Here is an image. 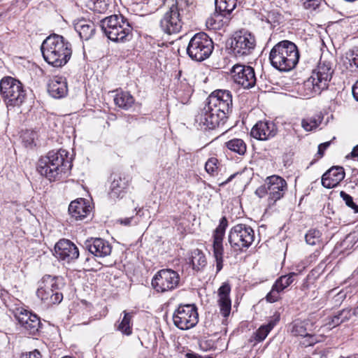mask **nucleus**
Returning a JSON list of instances; mask_svg holds the SVG:
<instances>
[{
	"label": "nucleus",
	"mask_w": 358,
	"mask_h": 358,
	"mask_svg": "<svg viewBox=\"0 0 358 358\" xmlns=\"http://www.w3.org/2000/svg\"><path fill=\"white\" fill-rule=\"evenodd\" d=\"M212 39L204 32L194 34L187 48L189 57L196 62H202L208 58L213 50Z\"/></svg>",
	"instance_id": "1a4fd4ad"
},
{
	"label": "nucleus",
	"mask_w": 358,
	"mask_h": 358,
	"mask_svg": "<svg viewBox=\"0 0 358 358\" xmlns=\"http://www.w3.org/2000/svg\"><path fill=\"white\" fill-rule=\"evenodd\" d=\"M280 292L274 285L272 286L271 290L266 296V299L269 303H274L280 299Z\"/></svg>",
	"instance_id": "a18cd8bd"
},
{
	"label": "nucleus",
	"mask_w": 358,
	"mask_h": 358,
	"mask_svg": "<svg viewBox=\"0 0 358 358\" xmlns=\"http://www.w3.org/2000/svg\"><path fill=\"white\" fill-rule=\"evenodd\" d=\"M0 93L8 110L20 107L27 96L23 84L10 76L1 80Z\"/></svg>",
	"instance_id": "0eeeda50"
},
{
	"label": "nucleus",
	"mask_w": 358,
	"mask_h": 358,
	"mask_svg": "<svg viewBox=\"0 0 358 358\" xmlns=\"http://www.w3.org/2000/svg\"><path fill=\"white\" fill-rule=\"evenodd\" d=\"M308 322L306 320H296L289 325V331L294 336H303L307 334L306 326Z\"/></svg>",
	"instance_id": "f704fd0d"
},
{
	"label": "nucleus",
	"mask_w": 358,
	"mask_h": 358,
	"mask_svg": "<svg viewBox=\"0 0 358 358\" xmlns=\"http://www.w3.org/2000/svg\"><path fill=\"white\" fill-rule=\"evenodd\" d=\"M302 337L300 345L304 348L313 346L319 342L317 337L314 334L307 333L306 335Z\"/></svg>",
	"instance_id": "ea45409f"
},
{
	"label": "nucleus",
	"mask_w": 358,
	"mask_h": 358,
	"mask_svg": "<svg viewBox=\"0 0 358 358\" xmlns=\"http://www.w3.org/2000/svg\"><path fill=\"white\" fill-rule=\"evenodd\" d=\"M277 134V128L271 122H259L252 129L251 136L260 141H266L274 137Z\"/></svg>",
	"instance_id": "412c9836"
},
{
	"label": "nucleus",
	"mask_w": 358,
	"mask_h": 358,
	"mask_svg": "<svg viewBox=\"0 0 358 358\" xmlns=\"http://www.w3.org/2000/svg\"><path fill=\"white\" fill-rule=\"evenodd\" d=\"M72 166L71 158L64 149L50 151L41 157L37 164V170L49 180H55L62 173L68 172Z\"/></svg>",
	"instance_id": "20e7f679"
},
{
	"label": "nucleus",
	"mask_w": 358,
	"mask_h": 358,
	"mask_svg": "<svg viewBox=\"0 0 358 358\" xmlns=\"http://www.w3.org/2000/svg\"><path fill=\"white\" fill-rule=\"evenodd\" d=\"M255 36L249 31L240 30L234 33L231 41V50L236 57L252 53L255 47Z\"/></svg>",
	"instance_id": "f8f14e48"
},
{
	"label": "nucleus",
	"mask_w": 358,
	"mask_h": 358,
	"mask_svg": "<svg viewBox=\"0 0 358 358\" xmlns=\"http://www.w3.org/2000/svg\"><path fill=\"white\" fill-rule=\"evenodd\" d=\"M231 287L229 283H223L218 289V305L220 313L227 317L229 315L231 308V301L229 297Z\"/></svg>",
	"instance_id": "393cba45"
},
{
	"label": "nucleus",
	"mask_w": 358,
	"mask_h": 358,
	"mask_svg": "<svg viewBox=\"0 0 358 358\" xmlns=\"http://www.w3.org/2000/svg\"><path fill=\"white\" fill-rule=\"evenodd\" d=\"M330 144H331V141H327V142H325V143H321L319 145L317 154L320 155V157H322L323 156L325 150L329 148Z\"/></svg>",
	"instance_id": "3c124183"
},
{
	"label": "nucleus",
	"mask_w": 358,
	"mask_h": 358,
	"mask_svg": "<svg viewBox=\"0 0 358 358\" xmlns=\"http://www.w3.org/2000/svg\"><path fill=\"white\" fill-rule=\"evenodd\" d=\"M254 231L249 226L235 225L229 234V241L236 250L248 248L254 241Z\"/></svg>",
	"instance_id": "2eb2a0df"
},
{
	"label": "nucleus",
	"mask_w": 358,
	"mask_h": 358,
	"mask_svg": "<svg viewBox=\"0 0 358 358\" xmlns=\"http://www.w3.org/2000/svg\"><path fill=\"white\" fill-rule=\"evenodd\" d=\"M255 194L259 197H261V198L264 196L266 194L268 195V189H267L266 182L265 183L264 185L261 186L258 189H257Z\"/></svg>",
	"instance_id": "8fccbe9b"
},
{
	"label": "nucleus",
	"mask_w": 358,
	"mask_h": 358,
	"mask_svg": "<svg viewBox=\"0 0 358 358\" xmlns=\"http://www.w3.org/2000/svg\"><path fill=\"white\" fill-rule=\"evenodd\" d=\"M62 286V278L44 275L38 282L36 296L46 306L58 304L63 299V294L60 291Z\"/></svg>",
	"instance_id": "6e6552de"
},
{
	"label": "nucleus",
	"mask_w": 358,
	"mask_h": 358,
	"mask_svg": "<svg viewBox=\"0 0 358 358\" xmlns=\"http://www.w3.org/2000/svg\"><path fill=\"white\" fill-rule=\"evenodd\" d=\"M41 354L38 350L29 352L22 353L20 358H41Z\"/></svg>",
	"instance_id": "de8ad7c7"
},
{
	"label": "nucleus",
	"mask_w": 358,
	"mask_h": 358,
	"mask_svg": "<svg viewBox=\"0 0 358 358\" xmlns=\"http://www.w3.org/2000/svg\"><path fill=\"white\" fill-rule=\"evenodd\" d=\"M280 320V315L279 314H275L273 317L270 320L268 323L266 324L265 326L268 328V329L271 331L279 322Z\"/></svg>",
	"instance_id": "09e8293b"
},
{
	"label": "nucleus",
	"mask_w": 358,
	"mask_h": 358,
	"mask_svg": "<svg viewBox=\"0 0 358 358\" xmlns=\"http://www.w3.org/2000/svg\"><path fill=\"white\" fill-rule=\"evenodd\" d=\"M215 10L220 12L225 19L224 23H228L230 19L229 15L236 7L237 2L233 0H215Z\"/></svg>",
	"instance_id": "c85d7f7f"
},
{
	"label": "nucleus",
	"mask_w": 358,
	"mask_h": 358,
	"mask_svg": "<svg viewBox=\"0 0 358 358\" xmlns=\"http://www.w3.org/2000/svg\"><path fill=\"white\" fill-rule=\"evenodd\" d=\"M94 260L93 257H86L85 258V262H84V264L87 266V267H90L91 266V264H90V262L91 261H93Z\"/></svg>",
	"instance_id": "6e6d98bb"
},
{
	"label": "nucleus",
	"mask_w": 358,
	"mask_h": 358,
	"mask_svg": "<svg viewBox=\"0 0 358 358\" xmlns=\"http://www.w3.org/2000/svg\"><path fill=\"white\" fill-rule=\"evenodd\" d=\"M345 178L342 166H333L327 171L322 177V185L327 189L336 187Z\"/></svg>",
	"instance_id": "5701e85b"
},
{
	"label": "nucleus",
	"mask_w": 358,
	"mask_h": 358,
	"mask_svg": "<svg viewBox=\"0 0 358 358\" xmlns=\"http://www.w3.org/2000/svg\"><path fill=\"white\" fill-rule=\"evenodd\" d=\"M74 29L83 40H89L95 32V26L93 22L85 19H80L74 23Z\"/></svg>",
	"instance_id": "cd10ccee"
},
{
	"label": "nucleus",
	"mask_w": 358,
	"mask_h": 358,
	"mask_svg": "<svg viewBox=\"0 0 358 358\" xmlns=\"http://www.w3.org/2000/svg\"><path fill=\"white\" fill-rule=\"evenodd\" d=\"M322 0H302L306 9L315 10L320 4Z\"/></svg>",
	"instance_id": "49530a36"
},
{
	"label": "nucleus",
	"mask_w": 358,
	"mask_h": 358,
	"mask_svg": "<svg viewBox=\"0 0 358 358\" xmlns=\"http://www.w3.org/2000/svg\"><path fill=\"white\" fill-rule=\"evenodd\" d=\"M321 232L315 229H310L305 236L306 241L308 244L314 245L320 242Z\"/></svg>",
	"instance_id": "58836bf2"
},
{
	"label": "nucleus",
	"mask_w": 358,
	"mask_h": 358,
	"mask_svg": "<svg viewBox=\"0 0 358 358\" xmlns=\"http://www.w3.org/2000/svg\"><path fill=\"white\" fill-rule=\"evenodd\" d=\"M232 110V95L231 92L217 90L212 92L195 117V121L201 129H214L223 124L227 115Z\"/></svg>",
	"instance_id": "f257e3e1"
},
{
	"label": "nucleus",
	"mask_w": 358,
	"mask_h": 358,
	"mask_svg": "<svg viewBox=\"0 0 358 358\" xmlns=\"http://www.w3.org/2000/svg\"><path fill=\"white\" fill-rule=\"evenodd\" d=\"M174 325L181 330L193 328L199 322L197 308L194 304H180L173 315Z\"/></svg>",
	"instance_id": "9d476101"
},
{
	"label": "nucleus",
	"mask_w": 358,
	"mask_h": 358,
	"mask_svg": "<svg viewBox=\"0 0 358 358\" xmlns=\"http://www.w3.org/2000/svg\"><path fill=\"white\" fill-rule=\"evenodd\" d=\"M55 256L64 263H71L79 257L78 247L71 241L62 239L55 246Z\"/></svg>",
	"instance_id": "f3484780"
},
{
	"label": "nucleus",
	"mask_w": 358,
	"mask_h": 358,
	"mask_svg": "<svg viewBox=\"0 0 358 358\" xmlns=\"http://www.w3.org/2000/svg\"><path fill=\"white\" fill-rule=\"evenodd\" d=\"M124 317L121 321L117 322L115 325L116 329L120 331L123 335L130 336L132 334V315L127 313L126 310L123 311Z\"/></svg>",
	"instance_id": "7c9ffc66"
},
{
	"label": "nucleus",
	"mask_w": 358,
	"mask_h": 358,
	"mask_svg": "<svg viewBox=\"0 0 358 358\" xmlns=\"http://www.w3.org/2000/svg\"><path fill=\"white\" fill-rule=\"evenodd\" d=\"M186 357L187 358H212L210 357H201V356L198 355L194 354V353H187L186 354Z\"/></svg>",
	"instance_id": "864d4df0"
},
{
	"label": "nucleus",
	"mask_w": 358,
	"mask_h": 358,
	"mask_svg": "<svg viewBox=\"0 0 358 358\" xmlns=\"http://www.w3.org/2000/svg\"><path fill=\"white\" fill-rule=\"evenodd\" d=\"M352 315H358V306L354 310L350 308H343L336 312L334 315L329 317L326 325L329 328L336 327L343 322L348 321Z\"/></svg>",
	"instance_id": "bb28decb"
},
{
	"label": "nucleus",
	"mask_w": 358,
	"mask_h": 358,
	"mask_svg": "<svg viewBox=\"0 0 358 358\" xmlns=\"http://www.w3.org/2000/svg\"><path fill=\"white\" fill-rule=\"evenodd\" d=\"M14 315L25 334L30 336L39 334L42 324L36 314L21 307L15 309Z\"/></svg>",
	"instance_id": "4468645a"
},
{
	"label": "nucleus",
	"mask_w": 358,
	"mask_h": 358,
	"mask_svg": "<svg viewBox=\"0 0 358 358\" xmlns=\"http://www.w3.org/2000/svg\"><path fill=\"white\" fill-rule=\"evenodd\" d=\"M69 213L76 220H82L91 215L92 207L87 201L80 198L71 202Z\"/></svg>",
	"instance_id": "4be33fe9"
},
{
	"label": "nucleus",
	"mask_w": 358,
	"mask_h": 358,
	"mask_svg": "<svg viewBox=\"0 0 358 358\" xmlns=\"http://www.w3.org/2000/svg\"><path fill=\"white\" fill-rule=\"evenodd\" d=\"M186 2L181 1L180 3L173 4L169 10L166 11L160 20L159 25L162 30L168 34L178 33L182 24V4Z\"/></svg>",
	"instance_id": "ddd939ff"
},
{
	"label": "nucleus",
	"mask_w": 358,
	"mask_h": 358,
	"mask_svg": "<svg viewBox=\"0 0 358 358\" xmlns=\"http://www.w3.org/2000/svg\"><path fill=\"white\" fill-rule=\"evenodd\" d=\"M222 17H224V15L215 10V13L206 20L207 27L210 29H220L223 25Z\"/></svg>",
	"instance_id": "e433bc0d"
},
{
	"label": "nucleus",
	"mask_w": 358,
	"mask_h": 358,
	"mask_svg": "<svg viewBox=\"0 0 358 358\" xmlns=\"http://www.w3.org/2000/svg\"><path fill=\"white\" fill-rule=\"evenodd\" d=\"M334 71L331 62L320 61L311 76L299 87V94L306 99L320 94L328 88Z\"/></svg>",
	"instance_id": "7ed1b4c3"
},
{
	"label": "nucleus",
	"mask_w": 358,
	"mask_h": 358,
	"mask_svg": "<svg viewBox=\"0 0 358 358\" xmlns=\"http://www.w3.org/2000/svg\"><path fill=\"white\" fill-rule=\"evenodd\" d=\"M226 226L218 225L213 234V252L216 262L217 273L220 272L223 268V240L225 236Z\"/></svg>",
	"instance_id": "a211bd4d"
},
{
	"label": "nucleus",
	"mask_w": 358,
	"mask_h": 358,
	"mask_svg": "<svg viewBox=\"0 0 358 358\" xmlns=\"http://www.w3.org/2000/svg\"><path fill=\"white\" fill-rule=\"evenodd\" d=\"M266 181L268 189V201L275 203L284 196L287 190V182L282 177L275 175L268 177Z\"/></svg>",
	"instance_id": "aec40b11"
},
{
	"label": "nucleus",
	"mask_w": 358,
	"mask_h": 358,
	"mask_svg": "<svg viewBox=\"0 0 358 358\" xmlns=\"http://www.w3.org/2000/svg\"><path fill=\"white\" fill-rule=\"evenodd\" d=\"M270 331H271L268 329V328H267L265 325L261 326L255 333V341L258 342L264 341Z\"/></svg>",
	"instance_id": "c03bdc74"
},
{
	"label": "nucleus",
	"mask_w": 358,
	"mask_h": 358,
	"mask_svg": "<svg viewBox=\"0 0 358 358\" xmlns=\"http://www.w3.org/2000/svg\"><path fill=\"white\" fill-rule=\"evenodd\" d=\"M115 105L124 110H128L134 103V98L128 92H119L114 98Z\"/></svg>",
	"instance_id": "c756f323"
},
{
	"label": "nucleus",
	"mask_w": 358,
	"mask_h": 358,
	"mask_svg": "<svg viewBox=\"0 0 358 358\" xmlns=\"http://www.w3.org/2000/svg\"><path fill=\"white\" fill-rule=\"evenodd\" d=\"M340 196L348 207L352 208L355 213H358V206L354 203L353 199L350 194H347L344 191H341L340 192Z\"/></svg>",
	"instance_id": "79ce46f5"
},
{
	"label": "nucleus",
	"mask_w": 358,
	"mask_h": 358,
	"mask_svg": "<svg viewBox=\"0 0 358 358\" xmlns=\"http://www.w3.org/2000/svg\"><path fill=\"white\" fill-rule=\"evenodd\" d=\"M344 64L351 71H358V49L350 50L345 54Z\"/></svg>",
	"instance_id": "c9c22d12"
},
{
	"label": "nucleus",
	"mask_w": 358,
	"mask_h": 358,
	"mask_svg": "<svg viewBox=\"0 0 358 358\" xmlns=\"http://www.w3.org/2000/svg\"><path fill=\"white\" fill-rule=\"evenodd\" d=\"M44 60L54 67H62L70 59L72 55L71 44L61 35L51 34L41 46Z\"/></svg>",
	"instance_id": "f03ea898"
},
{
	"label": "nucleus",
	"mask_w": 358,
	"mask_h": 358,
	"mask_svg": "<svg viewBox=\"0 0 358 358\" xmlns=\"http://www.w3.org/2000/svg\"><path fill=\"white\" fill-rule=\"evenodd\" d=\"M112 182L110 186L109 195L111 198L122 197L129 187V178L124 175L113 173L111 176Z\"/></svg>",
	"instance_id": "b1692460"
},
{
	"label": "nucleus",
	"mask_w": 358,
	"mask_h": 358,
	"mask_svg": "<svg viewBox=\"0 0 358 358\" xmlns=\"http://www.w3.org/2000/svg\"><path fill=\"white\" fill-rule=\"evenodd\" d=\"M204 254L199 250H194L192 253L191 264L194 270L201 271L206 265Z\"/></svg>",
	"instance_id": "72a5a7b5"
},
{
	"label": "nucleus",
	"mask_w": 358,
	"mask_h": 358,
	"mask_svg": "<svg viewBox=\"0 0 358 358\" xmlns=\"http://www.w3.org/2000/svg\"><path fill=\"white\" fill-rule=\"evenodd\" d=\"M231 74L234 83L244 89L252 88L256 84L255 70L250 66L236 64L232 67Z\"/></svg>",
	"instance_id": "dca6fc26"
},
{
	"label": "nucleus",
	"mask_w": 358,
	"mask_h": 358,
	"mask_svg": "<svg viewBox=\"0 0 358 358\" xmlns=\"http://www.w3.org/2000/svg\"><path fill=\"white\" fill-rule=\"evenodd\" d=\"M48 92L55 99L64 97L68 92L66 78L58 76L53 78L48 84Z\"/></svg>",
	"instance_id": "a878e982"
},
{
	"label": "nucleus",
	"mask_w": 358,
	"mask_h": 358,
	"mask_svg": "<svg viewBox=\"0 0 358 358\" xmlns=\"http://www.w3.org/2000/svg\"><path fill=\"white\" fill-rule=\"evenodd\" d=\"M179 273L171 268L161 269L153 277L152 286L157 292L164 293L173 291L180 286Z\"/></svg>",
	"instance_id": "9b49d317"
},
{
	"label": "nucleus",
	"mask_w": 358,
	"mask_h": 358,
	"mask_svg": "<svg viewBox=\"0 0 358 358\" xmlns=\"http://www.w3.org/2000/svg\"><path fill=\"white\" fill-rule=\"evenodd\" d=\"M299 52L293 42L283 40L276 43L271 50L269 60L271 66L282 72H288L297 65Z\"/></svg>",
	"instance_id": "39448f33"
},
{
	"label": "nucleus",
	"mask_w": 358,
	"mask_h": 358,
	"mask_svg": "<svg viewBox=\"0 0 358 358\" xmlns=\"http://www.w3.org/2000/svg\"><path fill=\"white\" fill-rule=\"evenodd\" d=\"M84 248L96 257L103 258L110 255L112 245L101 238H91L84 242Z\"/></svg>",
	"instance_id": "6ab92c4d"
},
{
	"label": "nucleus",
	"mask_w": 358,
	"mask_h": 358,
	"mask_svg": "<svg viewBox=\"0 0 358 358\" xmlns=\"http://www.w3.org/2000/svg\"><path fill=\"white\" fill-rule=\"evenodd\" d=\"M227 219L224 217H222L220 221V223L219 224H224V222H227Z\"/></svg>",
	"instance_id": "4d7b16f0"
},
{
	"label": "nucleus",
	"mask_w": 358,
	"mask_h": 358,
	"mask_svg": "<svg viewBox=\"0 0 358 358\" xmlns=\"http://www.w3.org/2000/svg\"><path fill=\"white\" fill-rule=\"evenodd\" d=\"M146 210H144L143 209L138 210V211L136 213L135 217H127L124 219H120L119 220L120 224H130L131 222H134L135 223L143 222V220H140L139 218L145 215V212Z\"/></svg>",
	"instance_id": "37998d69"
},
{
	"label": "nucleus",
	"mask_w": 358,
	"mask_h": 358,
	"mask_svg": "<svg viewBox=\"0 0 358 358\" xmlns=\"http://www.w3.org/2000/svg\"><path fill=\"white\" fill-rule=\"evenodd\" d=\"M103 34L112 41L124 42L131 36L133 27L122 15H112L100 21Z\"/></svg>",
	"instance_id": "423d86ee"
},
{
	"label": "nucleus",
	"mask_w": 358,
	"mask_h": 358,
	"mask_svg": "<svg viewBox=\"0 0 358 358\" xmlns=\"http://www.w3.org/2000/svg\"><path fill=\"white\" fill-rule=\"evenodd\" d=\"M323 119V114L318 113L312 117L303 119L301 120V127L306 131H311L317 129L321 124Z\"/></svg>",
	"instance_id": "473e14b6"
},
{
	"label": "nucleus",
	"mask_w": 358,
	"mask_h": 358,
	"mask_svg": "<svg viewBox=\"0 0 358 358\" xmlns=\"http://www.w3.org/2000/svg\"><path fill=\"white\" fill-rule=\"evenodd\" d=\"M218 169V159L215 157H210L205 164V169L209 174L213 176Z\"/></svg>",
	"instance_id": "a19ab883"
},
{
	"label": "nucleus",
	"mask_w": 358,
	"mask_h": 358,
	"mask_svg": "<svg viewBox=\"0 0 358 358\" xmlns=\"http://www.w3.org/2000/svg\"><path fill=\"white\" fill-rule=\"evenodd\" d=\"M225 146L231 152L243 156L247 151V145L243 139L234 138L225 143Z\"/></svg>",
	"instance_id": "2f4dec72"
},
{
	"label": "nucleus",
	"mask_w": 358,
	"mask_h": 358,
	"mask_svg": "<svg viewBox=\"0 0 358 358\" xmlns=\"http://www.w3.org/2000/svg\"><path fill=\"white\" fill-rule=\"evenodd\" d=\"M238 174V173H234L231 175L224 182H222L220 185H225L228 182H229L233 178H235V176Z\"/></svg>",
	"instance_id": "5fc2aeb1"
},
{
	"label": "nucleus",
	"mask_w": 358,
	"mask_h": 358,
	"mask_svg": "<svg viewBox=\"0 0 358 358\" xmlns=\"http://www.w3.org/2000/svg\"><path fill=\"white\" fill-rule=\"evenodd\" d=\"M352 90L354 98L358 101V80L352 86Z\"/></svg>",
	"instance_id": "603ef678"
},
{
	"label": "nucleus",
	"mask_w": 358,
	"mask_h": 358,
	"mask_svg": "<svg viewBox=\"0 0 358 358\" xmlns=\"http://www.w3.org/2000/svg\"><path fill=\"white\" fill-rule=\"evenodd\" d=\"M295 273H290L288 275H282L276 280L273 285L282 292L285 288L289 287L294 281Z\"/></svg>",
	"instance_id": "4c0bfd02"
}]
</instances>
